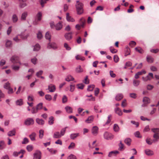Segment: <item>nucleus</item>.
<instances>
[{"mask_svg":"<svg viewBox=\"0 0 159 159\" xmlns=\"http://www.w3.org/2000/svg\"><path fill=\"white\" fill-rule=\"evenodd\" d=\"M146 58L147 61L149 63H152L153 62L154 59L150 56H148Z\"/></svg>","mask_w":159,"mask_h":159,"instance_id":"27","label":"nucleus"},{"mask_svg":"<svg viewBox=\"0 0 159 159\" xmlns=\"http://www.w3.org/2000/svg\"><path fill=\"white\" fill-rule=\"evenodd\" d=\"M134 135L136 137L141 138V136L140 135V133L139 131H136L135 132L134 134Z\"/></svg>","mask_w":159,"mask_h":159,"instance_id":"63","label":"nucleus"},{"mask_svg":"<svg viewBox=\"0 0 159 159\" xmlns=\"http://www.w3.org/2000/svg\"><path fill=\"white\" fill-rule=\"evenodd\" d=\"M15 134V131L14 130L9 131L8 133V135L9 136H11Z\"/></svg>","mask_w":159,"mask_h":159,"instance_id":"49","label":"nucleus"},{"mask_svg":"<svg viewBox=\"0 0 159 159\" xmlns=\"http://www.w3.org/2000/svg\"><path fill=\"white\" fill-rule=\"evenodd\" d=\"M10 87V84L8 82L6 83L4 85V88L7 89Z\"/></svg>","mask_w":159,"mask_h":159,"instance_id":"61","label":"nucleus"},{"mask_svg":"<svg viewBox=\"0 0 159 159\" xmlns=\"http://www.w3.org/2000/svg\"><path fill=\"white\" fill-rule=\"evenodd\" d=\"M41 152L40 151H36L34 154L33 159H41Z\"/></svg>","mask_w":159,"mask_h":159,"instance_id":"5","label":"nucleus"},{"mask_svg":"<svg viewBox=\"0 0 159 159\" xmlns=\"http://www.w3.org/2000/svg\"><path fill=\"white\" fill-rule=\"evenodd\" d=\"M79 135V133H74L71 134L70 135V138L72 139H75L77 136Z\"/></svg>","mask_w":159,"mask_h":159,"instance_id":"36","label":"nucleus"},{"mask_svg":"<svg viewBox=\"0 0 159 159\" xmlns=\"http://www.w3.org/2000/svg\"><path fill=\"white\" fill-rule=\"evenodd\" d=\"M33 146L32 145H29L27 146L26 148L28 152H31L33 149Z\"/></svg>","mask_w":159,"mask_h":159,"instance_id":"34","label":"nucleus"},{"mask_svg":"<svg viewBox=\"0 0 159 159\" xmlns=\"http://www.w3.org/2000/svg\"><path fill=\"white\" fill-rule=\"evenodd\" d=\"M66 19L68 21L74 22L75 21V20L71 16L69 15V13H67L66 14Z\"/></svg>","mask_w":159,"mask_h":159,"instance_id":"14","label":"nucleus"},{"mask_svg":"<svg viewBox=\"0 0 159 159\" xmlns=\"http://www.w3.org/2000/svg\"><path fill=\"white\" fill-rule=\"evenodd\" d=\"M44 131L43 129H40L39 131V137L40 139H42L43 138L44 135Z\"/></svg>","mask_w":159,"mask_h":159,"instance_id":"30","label":"nucleus"},{"mask_svg":"<svg viewBox=\"0 0 159 159\" xmlns=\"http://www.w3.org/2000/svg\"><path fill=\"white\" fill-rule=\"evenodd\" d=\"M54 117L52 116L50 117L49 118L48 123L50 125L53 124L54 123Z\"/></svg>","mask_w":159,"mask_h":159,"instance_id":"41","label":"nucleus"},{"mask_svg":"<svg viewBox=\"0 0 159 159\" xmlns=\"http://www.w3.org/2000/svg\"><path fill=\"white\" fill-rule=\"evenodd\" d=\"M12 45V43L11 41L7 40L6 43V46L7 48H10Z\"/></svg>","mask_w":159,"mask_h":159,"instance_id":"26","label":"nucleus"},{"mask_svg":"<svg viewBox=\"0 0 159 159\" xmlns=\"http://www.w3.org/2000/svg\"><path fill=\"white\" fill-rule=\"evenodd\" d=\"M131 141V139L129 138H127L124 140V142L128 146L130 145Z\"/></svg>","mask_w":159,"mask_h":159,"instance_id":"28","label":"nucleus"},{"mask_svg":"<svg viewBox=\"0 0 159 159\" xmlns=\"http://www.w3.org/2000/svg\"><path fill=\"white\" fill-rule=\"evenodd\" d=\"M51 36L49 32H46L45 34V38L46 39H48L49 41L51 40Z\"/></svg>","mask_w":159,"mask_h":159,"instance_id":"40","label":"nucleus"},{"mask_svg":"<svg viewBox=\"0 0 159 159\" xmlns=\"http://www.w3.org/2000/svg\"><path fill=\"white\" fill-rule=\"evenodd\" d=\"M110 50L111 52L112 53H116L117 52V51L116 49L112 47H110Z\"/></svg>","mask_w":159,"mask_h":159,"instance_id":"58","label":"nucleus"},{"mask_svg":"<svg viewBox=\"0 0 159 159\" xmlns=\"http://www.w3.org/2000/svg\"><path fill=\"white\" fill-rule=\"evenodd\" d=\"M49 0H40V3L42 7L44 6V4L46 3Z\"/></svg>","mask_w":159,"mask_h":159,"instance_id":"50","label":"nucleus"},{"mask_svg":"<svg viewBox=\"0 0 159 159\" xmlns=\"http://www.w3.org/2000/svg\"><path fill=\"white\" fill-rule=\"evenodd\" d=\"M43 107V103H40L38 104L36 106V107L38 109V110H40Z\"/></svg>","mask_w":159,"mask_h":159,"instance_id":"55","label":"nucleus"},{"mask_svg":"<svg viewBox=\"0 0 159 159\" xmlns=\"http://www.w3.org/2000/svg\"><path fill=\"white\" fill-rule=\"evenodd\" d=\"M77 86L78 89H84V85L82 84H78L77 85Z\"/></svg>","mask_w":159,"mask_h":159,"instance_id":"57","label":"nucleus"},{"mask_svg":"<svg viewBox=\"0 0 159 159\" xmlns=\"http://www.w3.org/2000/svg\"><path fill=\"white\" fill-rule=\"evenodd\" d=\"M27 6V4L25 2H20L19 6L20 8H23Z\"/></svg>","mask_w":159,"mask_h":159,"instance_id":"47","label":"nucleus"},{"mask_svg":"<svg viewBox=\"0 0 159 159\" xmlns=\"http://www.w3.org/2000/svg\"><path fill=\"white\" fill-rule=\"evenodd\" d=\"M113 129L116 132H118L119 131V128L118 125L116 124H115L113 126Z\"/></svg>","mask_w":159,"mask_h":159,"instance_id":"37","label":"nucleus"},{"mask_svg":"<svg viewBox=\"0 0 159 159\" xmlns=\"http://www.w3.org/2000/svg\"><path fill=\"white\" fill-rule=\"evenodd\" d=\"M75 6L77 14L78 15L82 14L84 11L83 9V4L80 2L79 1H77Z\"/></svg>","mask_w":159,"mask_h":159,"instance_id":"1","label":"nucleus"},{"mask_svg":"<svg viewBox=\"0 0 159 159\" xmlns=\"http://www.w3.org/2000/svg\"><path fill=\"white\" fill-rule=\"evenodd\" d=\"M20 37V35H18L14 38L13 39L16 42L19 43L21 42V39L19 38Z\"/></svg>","mask_w":159,"mask_h":159,"instance_id":"29","label":"nucleus"},{"mask_svg":"<svg viewBox=\"0 0 159 159\" xmlns=\"http://www.w3.org/2000/svg\"><path fill=\"white\" fill-rule=\"evenodd\" d=\"M61 137L60 132L58 131L55 132L53 135V138L55 139H59Z\"/></svg>","mask_w":159,"mask_h":159,"instance_id":"17","label":"nucleus"},{"mask_svg":"<svg viewBox=\"0 0 159 159\" xmlns=\"http://www.w3.org/2000/svg\"><path fill=\"white\" fill-rule=\"evenodd\" d=\"M67 159H77V158L75 155L71 154L68 157Z\"/></svg>","mask_w":159,"mask_h":159,"instance_id":"43","label":"nucleus"},{"mask_svg":"<svg viewBox=\"0 0 159 159\" xmlns=\"http://www.w3.org/2000/svg\"><path fill=\"white\" fill-rule=\"evenodd\" d=\"M36 136V134L34 132H33L29 135V137L31 140L34 141L35 140Z\"/></svg>","mask_w":159,"mask_h":159,"instance_id":"24","label":"nucleus"},{"mask_svg":"<svg viewBox=\"0 0 159 159\" xmlns=\"http://www.w3.org/2000/svg\"><path fill=\"white\" fill-rule=\"evenodd\" d=\"M23 104V100L21 99H20L17 100L16 101V104L17 105L21 106Z\"/></svg>","mask_w":159,"mask_h":159,"instance_id":"32","label":"nucleus"},{"mask_svg":"<svg viewBox=\"0 0 159 159\" xmlns=\"http://www.w3.org/2000/svg\"><path fill=\"white\" fill-rule=\"evenodd\" d=\"M29 36V34H28L25 35L21 33L20 35V38H22V39H26Z\"/></svg>","mask_w":159,"mask_h":159,"instance_id":"53","label":"nucleus"},{"mask_svg":"<svg viewBox=\"0 0 159 159\" xmlns=\"http://www.w3.org/2000/svg\"><path fill=\"white\" fill-rule=\"evenodd\" d=\"M146 143L149 145H151L152 143V142L150 138H147L146 139Z\"/></svg>","mask_w":159,"mask_h":159,"instance_id":"59","label":"nucleus"},{"mask_svg":"<svg viewBox=\"0 0 159 159\" xmlns=\"http://www.w3.org/2000/svg\"><path fill=\"white\" fill-rule=\"evenodd\" d=\"M111 117V115H110L108 116V119L107 121L106 122L105 124L103 125L104 126H105V125H108L111 121V119L110 118Z\"/></svg>","mask_w":159,"mask_h":159,"instance_id":"42","label":"nucleus"},{"mask_svg":"<svg viewBox=\"0 0 159 159\" xmlns=\"http://www.w3.org/2000/svg\"><path fill=\"white\" fill-rule=\"evenodd\" d=\"M28 16V12L25 11L23 12L21 14L20 20L21 21H25L26 20V18Z\"/></svg>","mask_w":159,"mask_h":159,"instance_id":"9","label":"nucleus"},{"mask_svg":"<svg viewBox=\"0 0 159 159\" xmlns=\"http://www.w3.org/2000/svg\"><path fill=\"white\" fill-rule=\"evenodd\" d=\"M48 89L50 92H53L56 90L55 86L54 85L51 84L48 86Z\"/></svg>","mask_w":159,"mask_h":159,"instance_id":"16","label":"nucleus"},{"mask_svg":"<svg viewBox=\"0 0 159 159\" xmlns=\"http://www.w3.org/2000/svg\"><path fill=\"white\" fill-rule=\"evenodd\" d=\"M42 13L41 12H39L36 15V18L38 21H40L41 19Z\"/></svg>","mask_w":159,"mask_h":159,"instance_id":"35","label":"nucleus"},{"mask_svg":"<svg viewBox=\"0 0 159 159\" xmlns=\"http://www.w3.org/2000/svg\"><path fill=\"white\" fill-rule=\"evenodd\" d=\"M66 111L68 113H71L72 112V108L68 106H66L65 107Z\"/></svg>","mask_w":159,"mask_h":159,"instance_id":"25","label":"nucleus"},{"mask_svg":"<svg viewBox=\"0 0 159 159\" xmlns=\"http://www.w3.org/2000/svg\"><path fill=\"white\" fill-rule=\"evenodd\" d=\"M34 123V121L33 119L31 118L27 119L25 121V124L27 126L32 125Z\"/></svg>","mask_w":159,"mask_h":159,"instance_id":"6","label":"nucleus"},{"mask_svg":"<svg viewBox=\"0 0 159 159\" xmlns=\"http://www.w3.org/2000/svg\"><path fill=\"white\" fill-rule=\"evenodd\" d=\"M64 47L67 50L69 51L71 49V48L69 46L68 44L66 43H64Z\"/></svg>","mask_w":159,"mask_h":159,"instance_id":"60","label":"nucleus"},{"mask_svg":"<svg viewBox=\"0 0 159 159\" xmlns=\"http://www.w3.org/2000/svg\"><path fill=\"white\" fill-rule=\"evenodd\" d=\"M67 100V97L66 95H64L62 98V102L63 103H66Z\"/></svg>","mask_w":159,"mask_h":159,"instance_id":"64","label":"nucleus"},{"mask_svg":"<svg viewBox=\"0 0 159 159\" xmlns=\"http://www.w3.org/2000/svg\"><path fill=\"white\" fill-rule=\"evenodd\" d=\"M104 138L107 140H111L114 138V136L111 134L106 132L104 134Z\"/></svg>","mask_w":159,"mask_h":159,"instance_id":"3","label":"nucleus"},{"mask_svg":"<svg viewBox=\"0 0 159 159\" xmlns=\"http://www.w3.org/2000/svg\"><path fill=\"white\" fill-rule=\"evenodd\" d=\"M146 71L144 70H143L141 71L137 72L134 75V78L136 79H137L139 78V76L143 74H145L146 73Z\"/></svg>","mask_w":159,"mask_h":159,"instance_id":"7","label":"nucleus"},{"mask_svg":"<svg viewBox=\"0 0 159 159\" xmlns=\"http://www.w3.org/2000/svg\"><path fill=\"white\" fill-rule=\"evenodd\" d=\"M94 117L93 116H89L88 118L85 120V122L87 123H92Z\"/></svg>","mask_w":159,"mask_h":159,"instance_id":"15","label":"nucleus"},{"mask_svg":"<svg viewBox=\"0 0 159 159\" xmlns=\"http://www.w3.org/2000/svg\"><path fill=\"white\" fill-rule=\"evenodd\" d=\"M11 61L14 64L19 63L20 65L21 63L19 61V57L16 56H12L10 59Z\"/></svg>","mask_w":159,"mask_h":159,"instance_id":"4","label":"nucleus"},{"mask_svg":"<svg viewBox=\"0 0 159 159\" xmlns=\"http://www.w3.org/2000/svg\"><path fill=\"white\" fill-rule=\"evenodd\" d=\"M66 81L69 82L70 81H73L74 80V78L72 76L70 75H68L65 79Z\"/></svg>","mask_w":159,"mask_h":159,"instance_id":"22","label":"nucleus"},{"mask_svg":"<svg viewBox=\"0 0 159 159\" xmlns=\"http://www.w3.org/2000/svg\"><path fill=\"white\" fill-rule=\"evenodd\" d=\"M12 68L14 70H18L20 68V66H19L13 65L12 66Z\"/></svg>","mask_w":159,"mask_h":159,"instance_id":"62","label":"nucleus"},{"mask_svg":"<svg viewBox=\"0 0 159 159\" xmlns=\"http://www.w3.org/2000/svg\"><path fill=\"white\" fill-rule=\"evenodd\" d=\"M36 121V122L39 125H43L44 123V121L41 119L37 118Z\"/></svg>","mask_w":159,"mask_h":159,"instance_id":"21","label":"nucleus"},{"mask_svg":"<svg viewBox=\"0 0 159 159\" xmlns=\"http://www.w3.org/2000/svg\"><path fill=\"white\" fill-rule=\"evenodd\" d=\"M98 128L97 126H93L92 129V133L93 135H96L98 133Z\"/></svg>","mask_w":159,"mask_h":159,"instance_id":"11","label":"nucleus"},{"mask_svg":"<svg viewBox=\"0 0 159 159\" xmlns=\"http://www.w3.org/2000/svg\"><path fill=\"white\" fill-rule=\"evenodd\" d=\"M29 142V140L27 138H24L23 141L22 142V144H25L28 143Z\"/></svg>","mask_w":159,"mask_h":159,"instance_id":"56","label":"nucleus"},{"mask_svg":"<svg viewBox=\"0 0 159 159\" xmlns=\"http://www.w3.org/2000/svg\"><path fill=\"white\" fill-rule=\"evenodd\" d=\"M75 58L76 60H80L81 61H84L85 58L83 57H81L79 55H77L75 56Z\"/></svg>","mask_w":159,"mask_h":159,"instance_id":"54","label":"nucleus"},{"mask_svg":"<svg viewBox=\"0 0 159 159\" xmlns=\"http://www.w3.org/2000/svg\"><path fill=\"white\" fill-rule=\"evenodd\" d=\"M45 98L46 100L48 101H50L52 99V96L49 94L46 95Z\"/></svg>","mask_w":159,"mask_h":159,"instance_id":"46","label":"nucleus"},{"mask_svg":"<svg viewBox=\"0 0 159 159\" xmlns=\"http://www.w3.org/2000/svg\"><path fill=\"white\" fill-rule=\"evenodd\" d=\"M135 50L136 51L140 53H143V50L141 48L139 47H136L135 48Z\"/></svg>","mask_w":159,"mask_h":159,"instance_id":"48","label":"nucleus"},{"mask_svg":"<svg viewBox=\"0 0 159 159\" xmlns=\"http://www.w3.org/2000/svg\"><path fill=\"white\" fill-rule=\"evenodd\" d=\"M64 36L67 40H69L72 38V33L71 32L66 33L65 34Z\"/></svg>","mask_w":159,"mask_h":159,"instance_id":"12","label":"nucleus"},{"mask_svg":"<svg viewBox=\"0 0 159 159\" xmlns=\"http://www.w3.org/2000/svg\"><path fill=\"white\" fill-rule=\"evenodd\" d=\"M115 113L117 114L119 116H121L122 115V111L118 107H116L115 109Z\"/></svg>","mask_w":159,"mask_h":159,"instance_id":"18","label":"nucleus"},{"mask_svg":"<svg viewBox=\"0 0 159 159\" xmlns=\"http://www.w3.org/2000/svg\"><path fill=\"white\" fill-rule=\"evenodd\" d=\"M47 48L48 49L52 48L54 49H55L57 48V46L55 43H49L48 44Z\"/></svg>","mask_w":159,"mask_h":159,"instance_id":"8","label":"nucleus"},{"mask_svg":"<svg viewBox=\"0 0 159 159\" xmlns=\"http://www.w3.org/2000/svg\"><path fill=\"white\" fill-rule=\"evenodd\" d=\"M68 128L67 127H66L64 128H62L61 130L60 133L61 136H63L66 132V128Z\"/></svg>","mask_w":159,"mask_h":159,"instance_id":"33","label":"nucleus"},{"mask_svg":"<svg viewBox=\"0 0 159 159\" xmlns=\"http://www.w3.org/2000/svg\"><path fill=\"white\" fill-rule=\"evenodd\" d=\"M153 78V75L152 73H149L146 77H143L142 78L144 82H146L148 80H150Z\"/></svg>","mask_w":159,"mask_h":159,"instance_id":"2","label":"nucleus"},{"mask_svg":"<svg viewBox=\"0 0 159 159\" xmlns=\"http://www.w3.org/2000/svg\"><path fill=\"white\" fill-rule=\"evenodd\" d=\"M5 147V142L3 141H0V149H2Z\"/></svg>","mask_w":159,"mask_h":159,"instance_id":"38","label":"nucleus"},{"mask_svg":"<svg viewBox=\"0 0 159 159\" xmlns=\"http://www.w3.org/2000/svg\"><path fill=\"white\" fill-rule=\"evenodd\" d=\"M38 111V110L36 107H33L31 109V111L32 114H35L37 113Z\"/></svg>","mask_w":159,"mask_h":159,"instance_id":"52","label":"nucleus"},{"mask_svg":"<svg viewBox=\"0 0 159 159\" xmlns=\"http://www.w3.org/2000/svg\"><path fill=\"white\" fill-rule=\"evenodd\" d=\"M40 46L38 44H36L34 46L33 51H37L40 49Z\"/></svg>","mask_w":159,"mask_h":159,"instance_id":"31","label":"nucleus"},{"mask_svg":"<svg viewBox=\"0 0 159 159\" xmlns=\"http://www.w3.org/2000/svg\"><path fill=\"white\" fill-rule=\"evenodd\" d=\"M94 87V85L93 84L88 86L87 90L89 91H92Z\"/></svg>","mask_w":159,"mask_h":159,"instance_id":"44","label":"nucleus"},{"mask_svg":"<svg viewBox=\"0 0 159 159\" xmlns=\"http://www.w3.org/2000/svg\"><path fill=\"white\" fill-rule=\"evenodd\" d=\"M140 81L139 80L134 79L133 80V84L135 87L138 86L140 84Z\"/></svg>","mask_w":159,"mask_h":159,"instance_id":"23","label":"nucleus"},{"mask_svg":"<svg viewBox=\"0 0 159 159\" xmlns=\"http://www.w3.org/2000/svg\"><path fill=\"white\" fill-rule=\"evenodd\" d=\"M76 71L77 72L80 73L83 71V69L81 68L80 66H79L76 68Z\"/></svg>","mask_w":159,"mask_h":159,"instance_id":"51","label":"nucleus"},{"mask_svg":"<svg viewBox=\"0 0 159 159\" xmlns=\"http://www.w3.org/2000/svg\"><path fill=\"white\" fill-rule=\"evenodd\" d=\"M56 29L59 30H60L62 27V25L60 22H58L55 26Z\"/></svg>","mask_w":159,"mask_h":159,"instance_id":"20","label":"nucleus"},{"mask_svg":"<svg viewBox=\"0 0 159 159\" xmlns=\"http://www.w3.org/2000/svg\"><path fill=\"white\" fill-rule=\"evenodd\" d=\"M123 97V95L122 93L118 94L115 97V99L117 101L121 100Z\"/></svg>","mask_w":159,"mask_h":159,"instance_id":"19","label":"nucleus"},{"mask_svg":"<svg viewBox=\"0 0 159 159\" xmlns=\"http://www.w3.org/2000/svg\"><path fill=\"white\" fill-rule=\"evenodd\" d=\"M143 102L144 104H147L149 103V99L147 97H144L143 99Z\"/></svg>","mask_w":159,"mask_h":159,"instance_id":"39","label":"nucleus"},{"mask_svg":"<svg viewBox=\"0 0 159 159\" xmlns=\"http://www.w3.org/2000/svg\"><path fill=\"white\" fill-rule=\"evenodd\" d=\"M18 19L17 15L16 14H13L12 15L11 17V20L13 23H16L18 20Z\"/></svg>","mask_w":159,"mask_h":159,"instance_id":"10","label":"nucleus"},{"mask_svg":"<svg viewBox=\"0 0 159 159\" xmlns=\"http://www.w3.org/2000/svg\"><path fill=\"white\" fill-rule=\"evenodd\" d=\"M75 144L73 142L71 143L70 145L68 146V148L69 149H74L75 147Z\"/></svg>","mask_w":159,"mask_h":159,"instance_id":"45","label":"nucleus"},{"mask_svg":"<svg viewBox=\"0 0 159 159\" xmlns=\"http://www.w3.org/2000/svg\"><path fill=\"white\" fill-rule=\"evenodd\" d=\"M146 154L148 156H151L154 154L153 152L149 149H146L145 150Z\"/></svg>","mask_w":159,"mask_h":159,"instance_id":"13","label":"nucleus"}]
</instances>
